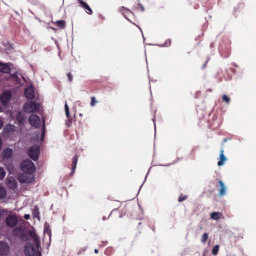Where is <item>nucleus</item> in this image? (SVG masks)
<instances>
[{
	"instance_id": "obj_1",
	"label": "nucleus",
	"mask_w": 256,
	"mask_h": 256,
	"mask_svg": "<svg viewBox=\"0 0 256 256\" xmlns=\"http://www.w3.org/2000/svg\"><path fill=\"white\" fill-rule=\"evenodd\" d=\"M33 242L27 243L25 246L24 253L26 256H41L39 250V240L36 234L32 236Z\"/></svg>"
},
{
	"instance_id": "obj_2",
	"label": "nucleus",
	"mask_w": 256,
	"mask_h": 256,
	"mask_svg": "<svg viewBox=\"0 0 256 256\" xmlns=\"http://www.w3.org/2000/svg\"><path fill=\"white\" fill-rule=\"evenodd\" d=\"M41 106L39 102L30 101L26 102L24 105V110L28 113L39 112Z\"/></svg>"
},
{
	"instance_id": "obj_3",
	"label": "nucleus",
	"mask_w": 256,
	"mask_h": 256,
	"mask_svg": "<svg viewBox=\"0 0 256 256\" xmlns=\"http://www.w3.org/2000/svg\"><path fill=\"white\" fill-rule=\"evenodd\" d=\"M3 133L6 137L14 140L16 136H18V131L16 130L14 126L9 124L4 126Z\"/></svg>"
},
{
	"instance_id": "obj_4",
	"label": "nucleus",
	"mask_w": 256,
	"mask_h": 256,
	"mask_svg": "<svg viewBox=\"0 0 256 256\" xmlns=\"http://www.w3.org/2000/svg\"><path fill=\"white\" fill-rule=\"evenodd\" d=\"M20 166L22 170L26 174H32L36 170L34 163L28 160L23 161Z\"/></svg>"
},
{
	"instance_id": "obj_5",
	"label": "nucleus",
	"mask_w": 256,
	"mask_h": 256,
	"mask_svg": "<svg viewBox=\"0 0 256 256\" xmlns=\"http://www.w3.org/2000/svg\"><path fill=\"white\" fill-rule=\"evenodd\" d=\"M39 153L40 146L38 145L32 146L28 152L29 156L34 160H36L38 159Z\"/></svg>"
},
{
	"instance_id": "obj_6",
	"label": "nucleus",
	"mask_w": 256,
	"mask_h": 256,
	"mask_svg": "<svg viewBox=\"0 0 256 256\" xmlns=\"http://www.w3.org/2000/svg\"><path fill=\"white\" fill-rule=\"evenodd\" d=\"M18 179L21 183L30 184L34 181V176L32 174H20L18 176Z\"/></svg>"
},
{
	"instance_id": "obj_7",
	"label": "nucleus",
	"mask_w": 256,
	"mask_h": 256,
	"mask_svg": "<svg viewBox=\"0 0 256 256\" xmlns=\"http://www.w3.org/2000/svg\"><path fill=\"white\" fill-rule=\"evenodd\" d=\"M6 224L10 227H14L18 222V218L14 214L8 215L6 219Z\"/></svg>"
},
{
	"instance_id": "obj_8",
	"label": "nucleus",
	"mask_w": 256,
	"mask_h": 256,
	"mask_svg": "<svg viewBox=\"0 0 256 256\" xmlns=\"http://www.w3.org/2000/svg\"><path fill=\"white\" fill-rule=\"evenodd\" d=\"M29 121L30 124L36 128H38L40 126V118L36 114H31L29 118Z\"/></svg>"
},
{
	"instance_id": "obj_9",
	"label": "nucleus",
	"mask_w": 256,
	"mask_h": 256,
	"mask_svg": "<svg viewBox=\"0 0 256 256\" xmlns=\"http://www.w3.org/2000/svg\"><path fill=\"white\" fill-rule=\"evenodd\" d=\"M24 94L26 98L28 100H32L35 98L34 88L32 86L25 88Z\"/></svg>"
},
{
	"instance_id": "obj_10",
	"label": "nucleus",
	"mask_w": 256,
	"mask_h": 256,
	"mask_svg": "<svg viewBox=\"0 0 256 256\" xmlns=\"http://www.w3.org/2000/svg\"><path fill=\"white\" fill-rule=\"evenodd\" d=\"M12 97V94L10 91H4L0 97V100L2 104L6 106Z\"/></svg>"
},
{
	"instance_id": "obj_11",
	"label": "nucleus",
	"mask_w": 256,
	"mask_h": 256,
	"mask_svg": "<svg viewBox=\"0 0 256 256\" xmlns=\"http://www.w3.org/2000/svg\"><path fill=\"white\" fill-rule=\"evenodd\" d=\"M9 252V247L8 244L4 242H0V256H6Z\"/></svg>"
},
{
	"instance_id": "obj_12",
	"label": "nucleus",
	"mask_w": 256,
	"mask_h": 256,
	"mask_svg": "<svg viewBox=\"0 0 256 256\" xmlns=\"http://www.w3.org/2000/svg\"><path fill=\"white\" fill-rule=\"evenodd\" d=\"M8 186L12 190L15 189L17 186V182L14 178L10 176L6 180Z\"/></svg>"
},
{
	"instance_id": "obj_13",
	"label": "nucleus",
	"mask_w": 256,
	"mask_h": 256,
	"mask_svg": "<svg viewBox=\"0 0 256 256\" xmlns=\"http://www.w3.org/2000/svg\"><path fill=\"white\" fill-rule=\"evenodd\" d=\"M218 183L220 187L218 190V195L222 197L226 195L227 192L226 187L222 181L220 180Z\"/></svg>"
},
{
	"instance_id": "obj_14",
	"label": "nucleus",
	"mask_w": 256,
	"mask_h": 256,
	"mask_svg": "<svg viewBox=\"0 0 256 256\" xmlns=\"http://www.w3.org/2000/svg\"><path fill=\"white\" fill-rule=\"evenodd\" d=\"M0 71L3 73H10V64L2 63L0 62Z\"/></svg>"
},
{
	"instance_id": "obj_15",
	"label": "nucleus",
	"mask_w": 256,
	"mask_h": 256,
	"mask_svg": "<svg viewBox=\"0 0 256 256\" xmlns=\"http://www.w3.org/2000/svg\"><path fill=\"white\" fill-rule=\"evenodd\" d=\"M12 154V150L10 148H6L2 152V158L7 160L11 158Z\"/></svg>"
},
{
	"instance_id": "obj_16",
	"label": "nucleus",
	"mask_w": 256,
	"mask_h": 256,
	"mask_svg": "<svg viewBox=\"0 0 256 256\" xmlns=\"http://www.w3.org/2000/svg\"><path fill=\"white\" fill-rule=\"evenodd\" d=\"M224 150L222 148L220 149V155L219 161L218 162V165L219 166H223L225 162L226 161L227 158L224 155Z\"/></svg>"
},
{
	"instance_id": "obj_17",
	"label": "nucleus",
	"mask_w": 256,
	"mask_h": 256,
	"mask_svg": "<svg viewBox=\"0 0 256 256\" xmlns=\"http://www.w3.org/2000/svg\"><path fill=\"white\" fill-rule=\"evenodd\" d=\"M80 6L85 10L86 12L89 14H92V11L91 8L86 3L82 0H78Z\"/></svg>"
},
{
	"instance_id": "obj_18",
	"label": "nucleus",
	"mask_w": 256,
	"mask_h": 256,
	"mask_svg": "<svg viewBox=\"0 0 256 256\" xmlns=\"http://www.w3.org/2000/svg\"><path fill=\"white\" fill-rule=\"evenodd\" d=\"M120 11L122 12V14L124 15V16L128 20V16L132 15V12L128 9L125 8L124 7H121L120 8Z\"/></svg>"
},
{
	"instance_id": "obj_19",
	"label": "nucleus",
	"mask_w": 256,
	"mask_h": 256,
	"mask_svg": "<svg viewBox=\"0 0 256 256\" xmlns=\"http://www.w3.org/2000/svg\"><path fill=\"white\" fill-rule=\"evenodd\" d=\"M16 118L20 124H22L26 119V116H24V112H21L18 113Z\"/></svg>"
},
{
	"instance_id": "obj_20",
	"label": "nucleus",
	"mask_w": 256,
	"mask_h": 256,
	"mask_svg": "<svg viewBox=\"0 0 256 256\" xmlns=\"http://www.w3.org/2000/svg\"><path fill=\"white\" fill-rule=\"evenodd\" d=\"M78 158L76 156H75L72 158V168L71 175L73 174L75 172L77 162H78Z\"/></svg>"
},
{
	"instance_id": "obj_21",
	"label": "nucleus",
	"mask_w": 256,
	"mask_h": 256,
	"mask_svg": "<svg viewBox=\"0 0 256 256\" xmlns=\"http://www.w3.org/2000/svg\"><path fill=\"white\" fill-rule=\"evenodd\" d=\"M222 216V214L220 212H214L210 214V218L214 220H218Z\"/></svg>"
},
{
	"instance_id": "obj_22",
	"label": "nucleus",
	"mask_w": 256,
	"mask_h": 256,
	"mask_svg": "<svg viewBox=\"0 0 256 256\" xmlns=\"http://www.w3.org/2000/svg\"><path fill=\"white\" fill-rule=\"evenodd\" d=\"M44 234L45 236L47 234L50 238L51 236L50 230L48 224L47 223H45L44 224Z\"/></svg>"
},
{
	"instance_id": "obj_23",
	"label": "nucleus",
	"mask_w": 256,
	"mask_h": 256,
	"mask_svg": "<svg viewBox=\"0 0 256 256\" xmlns=\"http://www.w3.org/2000/svg\"><path fill=\"white\" fill-rule=\"evenodd\" d=\"M6 196V190L5 188L0 186V199L3 198L5 197Z\"/></svg>"
},
{
	"instance_id": "obj_24",
	"label": "nucleus",
	"mask_w": 256,
	"mask_h": 256,
	"mask_svg": "<svg viewBox=\"0 0 256 256\" xmlns=\"http://www.w3.org/2000/svg\"><path fill=\"white\" fill-rule=\"evenodd\" d=\"M32 214H33L34 218H38V220H40L38 210L36 206Z\"/></svg>"
},
{
	"instance_id": "obj_25",
	"label": "nucleus",
	"mask_w": 256,
	"mask_h": 256,
	"mask_svg": "<svg viewBox=\"0 0 256 256\" xmlns=\"http://www.w3.org/2000/svg\"><path fill=\"white\" fill-rule=\"evenodd\" d=\"M56 24L60 28H63L65 26V22L64 20H58Z\"/></svg>"
},
{
	"instance_id": "obj_26",
	"label": "nucleus",
	"mask_w": 256,
	"mask_h": 256,
	"mask_svg": "<svg viewBox=\"0 0 256 256\" xmlns=\"http://www.w3.org/2000/svg\"><path fill=\"white\" fill-rule=\"evenodd\" d=\"M64 110H65V113L66 114V116L68 118L70 117V110H69V108L68 106V105L66 102L64 104Z\"/></svg>"
},
{
	"instance_id": "obj_27",
	"label": "nucleus",
	"mask_w": 256,
	"mask_h": 256,
	"mask_svg": "<svg viewBox=\"0 0 256 256\" xmlns=\"http://www.w3.org/2000/svg\"><path fill=\"white\" fill-rule=\"evenodd\" d=\"M219 246L218 245H216L212 250V254L214 255H216L218 252Z\"/></svg>"
},
{
	"instance_id": "obj_28",
	"label": "nucleus",
	"mask_w": 256,
	"mask_h": 256,
	"mask_svg": "<svg viewBox=\"0 0 256 256\" xmlns=\"http://www.w3.org/2000/svg\"><path fill=\"white\" fill-rule=\"evenodd\" d=\"M6 176V172L3 168L0 167V180L4 179Z\"/></svg>"
},
{
	"instance_id": "obj_29",
	"label": "nucleus",
	"mask_w": 256,
	"mask_h": 256,
	"mask_svg": "<svg viewBox=\"0 0 256 256\" xmlns=\"http://www.w3.org/2000/svg\"><path fill=\"white\" fill-rule=\"evenodd\" d=\"M208 234L207 233H204L202 237L201 242L202 243H205L208 240Z\"/></svg>"
},
{
	"instance_id": "obj_30",
	"label": "nucleus",
	"mask_w": 256,
	"mask_h": 256,
	"mask_svg": "<svg viewBox=\"0 0 256 256\" xmlns=\"http://www.w3.org/2000/svg\"><path fill=\"white\" fill-rule=\"evenodd\" d=\"M98 102L95 100V98L93 96L91 98L90 106H94Z\"/></svg>"
},
{
	"instance_id": "obj_31",
	"label": "nucleus",
	"mask_w": 256,
	"mask_h": 256,
	"mask_svg": "<svg viewBox=\"0 0 256 256\" xmlns=\"http://www.w3.org/2000/svg\"><path fill=\"white\" fill-rule=\"evenodd\" d=\"M222 100L226 103L228 104L230 102V98L226 95L222 96Z\"/></svg>"
},
{
	"instance_id": "obj_32",
	"label": "nucleus",
	"mask_w": 256,
	"mask_h": 256,
	"mask_svg": "<svg viewBox=\"0 0 256 256\" xmlns=\"http://www.w3.org/2000/svg\"><path fill=\"white\" fill-rule=\"evenodd\" d=\"M170 44V40H167L165 43L162 45H161V46H168Z\"/></svg>"
},
{
	"instance_id": "obj_33",
	"label": "nucleus",
	"mask_w": 256,
	"mask_h": 256,
	"mask_svg": "<svg viewBox=\"0 0 256 256\" xmlns=\"http://www.w3.org/2000/svg\"><path fill=\"white\" fill-rule=\"evenodd\" d=\"M188 196H182L181 195L178 198V201L180 202H182L187 198Z\"/></svg>"
},
{
	"instance_id": "obj_34",
	"label": "nucleus",
	"mask_w": 256,
	"mask_h": 256,
	"mask_svg": "<svg viewBox=\"0 0 256 256\" xmlns=\"http://www.w3.org/2000/svg\"><path fill=\"white\" fill-rule=\"evenodd\" d=\"M68 80H69L70 82H72V75L70 73H68Z\"/></svg>"
},
{
	"instance_id": "obj_35",
	"label": "nucleus",
	"mask_w": 256,
	"mask_h": 256,
	"mask_svg": "<svg viewBox=\"0 0 256 256\" xmlns=\"http://www.w3.org/2000/svg\"><path fill=\"white\" fill-rule=\"evenodd\" d=\"M3 126V122L1 118L0 117V129L2 128Z\"/></svg>"
},
{
	"instance_id": "obj_36",
	"label": "nucleus",
	"mask_w": 256,
	"mask_h": 256,
	"mask_svg": "<svg viewBox=\"0 0 256 256\" xmlns=\"http://www.w3.org/2000/svg\"><path fill=\"white\" fill-rule=\"evenodd\" d=\"M24 218L26 220H28L30 218V214H25L24 216Z\"/></svg>"
},
{
	"instance_id": "obj_37",
	"label": "nucleus",
	"mask_w": 256,
	"mask_h": 256,
	"mask_svg": "<svg viewBox=\"0 0 256 256\" xmlns=\"http://www.w3.org/2000/svg\"><path fill=\"white\" fill-rule=\"evenodd\" d=\"M12 76L14 78H18L17 74L16 73L13 74H12Z\"/></svg>"
},
{
	"instance_id": "obj_38",
	"label": "nucleus",
	"mask_w": 256,
	"mask_h": 256,
	"mask_svg": "<svg viewBox=\"0 0 256 256\" xmlns=\"http://www.w3.org/2000/svg\"><path fill=\"white\" fill-rule=\"evenodd\" d=\"M20 230H21V228H15V230H14L15 234H16V232L17 231H20Z\"/></svg>"
},
{
	"instance_id": "obj_39",
	"label": "nucleus",
	"mask_w": 256,
	"mask_h": 256,
	"mask_svg": "<svg viewBox=\"0 0 256 256\" xmlns=\"http://www.w3.org/2000/svg\"><path fill=\"white\" fill-rule=\"evenodd\" d=\"M94 252L96 254H98V250L97 249H95L94 250Z\"/></svg>"
},
{
	"instance_id": "obj_40",
	"label": "nucleus",
	"mask_w": 256,
	"mask_h": 256,
	"mask_svg": "<svg viewBox=\"0 0 256 256\" xmlns=\"http://www.w3.org/2000/svg\"><path fill=\"white\" fill-rule=\"evenodd\" d=\"M2 108L1 107V106H0V112L2 111Z\"/></svg>"
},
{
	"instance_id": "obj_41",
	"label": "nucleus",
	"mask_w": 256,
	"mask_h": 256,
	"mask_svg": "<svg viewBox=\"0 0 256 256\" xmlns=\"http://www.w3.org/2000/svg\"><path fill=\"white\" fill-rule=\"evenodd\" d=\"M43 129L44 130V124H43Z\"/></svg>"
},
{
	"instance_id": "obj_42",
	"label": "nucleus",
	"mask_w": 256,
	"mask_h": 256,
	"mask_svg": "<svg viewBox=\"0 0 256 256\" xmlns=\"http://www.w3.org/2000/svg\"><path fill=\"white\" fill-rule=\"evenodd\" d=\"M86 247L84 250H83V252L84 251L86 250Z\"/></svg>"
},
{
	"instance_id": "obj_43",
	"label": "nucleus",
	"mask_w": 256,
	"mask_h": 256,
	"mask_svg": "<svg viewBox=\"0 0 256 256\" xmlns=\"http://www.w3.org/2000/svg\"><path fill=\"white\" fill-rule=\"evenodd\" d=\"M142 10H144V8L143 7H142Z\"/></svg>"
},
{
	"instance_id": "obj_44",
	"label": "nucleus",
	"mask_w": 256,
	"mask_h": 256,
	"mask_svg": "<svg viewBox=\"0 0 256 256\" xmlns=\"http://www.w3.org/2000/svg\"><path fill=\"white\" fill-rule=\"evenodd\" d=\"M42 135V136L44 135V131L43 132Z\"/></svg>"
}]
</instances>
